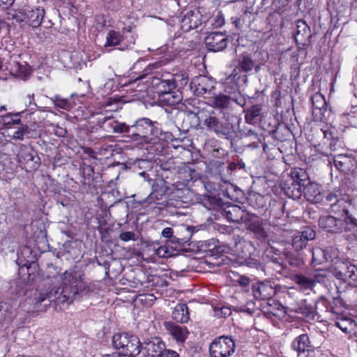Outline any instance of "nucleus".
Here are the masks:
<instances>
[{
  "mask_svg": "<svg viewBox=\"0 0 357 357\" xmlns=\"http://www.w3.org/2000/svg\"><path fill=\"white\" fill-rule=\"evenodd\" d=\"M93 291L91 285L84 281V275L74 273L71 271H66L63 273V284L61 287L50 291L46 289L36 291L34 294V309L43 310L40 307L42 303L47 307L51 302L56 305L70 304L76 296H83L88 295Z\"/></svg>",
  "mask_w": 357,
  "mask_h": 357,
  "instance_id": "1",
  "label": "nucleus"
},
{
  "mask_svg": "<svg viewBox=\"0 0 357 357\" xmlns=\"http://www.w3.org/2000/svg\"><path fill=\"white\" fill-rule=\"evenodd\" d=\"M356 267L348 261L342 260H336V278L342 280L345 283L346 290L340 291L339 287L336 286V307L338 305L344 309H349L352 305L354 298H357V289L353 286H349L346 282L347 280L351 279L354 281L355 271Z\"/></svg>",
  "mask_w": 357,
  "mask_h": 357,
  "instance_id": "2",
  "label": "nucleus"
},
{
  "mask_svg": "<svg viewBox=\"0 0 357 357\" xmlns=\"http://www.w3.org/2000/svg\"><path fill=\"white\" fill-rule=\"evenodd\" d=\"M307 182L306 173L301 169H293L289 176L281 184L284 193L290 198L297 199L303 195V185Z\"/></svg>",
  "mask_w": 357,
  "mask_h": 357,
  "instance_id": "3",
  "label": "nucleus"
},
{
  "mask_svg": "<svg viewBox=\"0 0 357 357\" xmlns=\"http://www.w3.org/2000/svg\"><path fill=\"white\" fill-rule=\"evenodd\" d=\"M113 345L123 357H135L140 353L139 338L133 335L123 333L113 337Z\"/></svg>",
  "mask_w": 357,
  "mask_h": 357,
  "instance_id": "4",
  "label": "nucleus"
},
{
  "mask_svg": "<svg viewBox=\"0 0 357 357\" xmlns=\"http://www.w3.org/2000/svg\"><path fill=\"white\" fill-rule=\"evenodd\" d=\"M204 125L208 130L213 131L217 135L233 140L236 135L234 126L231 123L222 122L215 116L210 115L204 121Z\"/></svg>",
  "mask_w": 357,
  "mask_h": 357,
  "instance_id": "5",
  "label": "nucleus"
},
{
  "mask_svg": "<svg viewBox=\"0 0 357 357\" xmlns=\"http://www.w3.org/2000/svg\"><path fill=\"white\" fill-rule=\"evenodd\" d=\"M157 121H152L148 118H142L135 121L137 136L142 139V142L148 143L161 134Z\"/></svg>",
  "mask_w": 357,
  "mask_h": 357,
  "instance_id": "6",
  "label": "nucleus"
},
{
  "mask_svg": "<svg viewBox=\"0 0 357 357\" xmlns=\"http://www.w3.org/2000/svg\"><path fill=\"white\" fill-rule=\"evenodd\" d=\"M235 349L234 341L231 337L220 336L211 343L209 352L211 357H229Z\"/></svg>",
  "mask_w": 357,
  "mask_h": 357,
  "instance_id": "7",
  "label": "nucleus"
},
{
  "mask_svg": "<svg viewBox=\"0 0 357 357\" xmlns=\"http://www.w3.org/2000/svg\"><path fill=\"white\" fill-rule=\"evenodd\" d=\"M190 89L197 96L210 95L215 88L214 80L205 75L195 77L190 82Z\"/></svg>",
  "mask_w": 357,
  "mask_h": 357,
  "instance_id": "8",
  "label": "nucleus"
},
{
  "mask_svg": "<svg viewBox=\"0 0 357 357\" xmlns=\"http://www.w3.org/2000/svg\"><path fill=\"white\" fill-rule=\"evenodd\" d=\"M24 20L29 26L38 27L44 20L45 10L43 6H26L23 9Z\"/></svg>",
  "mask_w": 357,
  "mask_h": 357,
  "instance_id": "9",
  "label": "nucleus"
},
{
  "mask_svg": "<svg viewBox=\"0 0 357 357\" xmlns=\"http://www.w3.org/2000/svg\"><path fill=\"white\" fill-rule=\"evenodd\" d=\"M175 88V84L169 79H165L157 91H155L160 99L166 101L169 105H175L180 102L181 98L178 95H174L172 90Z\"/></svg>",
  "mask_w": 357,
  "mask_h": 357,
  "instance_id": "10",
  "label": "nucleus"
},
{
  "mask_svg": "<svg viewBox=\"0 0 357 357\" xmlns=\"http://www.w3.org/2000/svg\"><path fill=\"white\" fill-rule=\"evenodd\" d=\"M19 55L13 54L10 57V61L6 63V69L10 73L20 78H26L31 73L30 67L26 62L18 61Z\"/></svg>",
  "mask_w": 357,
  "mask_h": 357,
  "instance_id": "11",
  "label": "nucleus"
},
{
  "mask_svg": "<svg viewBox=\"0 0 357 357\" xmlns=\"http://www.w3.org/2000/svg\"><path fill=\"white\" fill-rule=\"evenodd\" d=\"M223 215L230 222L240 223L251 221L252 215L239 206L231 205L224 210Z\"/></svg>",
  "mask_w": 357,
  "mask_h": 357,
  "instance_id": "12",
  "label": "nucleus"
},
{
  "mask_svg": "<svg viewBox=\"0 0 357 357\" xmlns=\"http://www.w3.org/2000/svg\"><path fill=\"white\" fill-rule=\"evenodd\" d=\"M227 43L228 38L222 32H212L205 38V44L210 51H221L227 47Z\"/></svg>",
  "mask_w": 357,
  "mask_h": 357,
  "instance_id": "13",
  "label": "nucleus"
},
{
  "mask_svg": "<svg viewBox=\"0 0 357 357\" xmlns=\"http://www.w3.org/2000/svg\"><path fill=\"white\" fill-rule=\"evenodd\" d=\"M315 237V231L312 228L306 227L303 231L297 232L293 236L292 247L296 252H299L306 248L309 241L314 239Z\"/></svg>",
  "mask_w": 357,
  "mask_h": 357,
  "instance_id": "14",
  "label": "nucleus"
},
{
  "mask_svg": "<svg viewBox=\"0 0 357 357\" xmlns=\"http://www.w3.org/2000/svg\"><path fill=\"white\" fill-rule=\"evenodd\" d=\"M252 294L257 300H269L275 294V289L270 282H258L252 287Z\"/></svg>",
  "mask_w": 357,
  "mask_h": 357,
  "instance_id": "15",
  "label": "nucleus"
},
{
  "mask_svg": "<svg viewBox=\"0 0 357 357\" xmlns=\"http://www.w3.org/2000/svg\"><path fill=\"white\" fill-rule=\"evenodd\" d=\"M140 348L145 351L147 357H158L165 348V344L161 339L154 337L140 344Z\"/></svg>",
  "mask_w": 357,
  "mask_h": 357,
  "instance_id": "16",
  "label": "nucleus"
},
{
  "mask_svg": "<svg viewBox=\"0 0 357 357\" xmlns=\"http://www.w3.org/2000/svg\"><path fill=\"white\" fill-rule=\"evenodd\" d=\"M356 162L351 155L345 153H336V169L344 174L353 172Z\"/></svg>",
  "mask_w": 357,
  "mask_h": 357,
  "instance_id": "17",
  "label": "nucleus"
},
{
  "mask_svg": "<svg viewBox=\"0 0 357 357\" xmlns=\"http://www.w3.org/2000/svg\"><path fill=\"white\" fill-rule=\"evenodd\" d=\"M164 327L167 332L178 342H184L188 335L186 327L178 325L172 321H165Z\"/></svg>",
  "mask_w": 357,
  "mask_h": 357,
  "instance_id": "18",
  "label": "nucleus"
},
{
  "mask_svg": "<svg viewBox=\"0 0 357 357\" xmlns=\"http://www.w3.org/2000/svg\"><path fill=\"white\" fill-rule=\"evenodd\" d=\"M311 37L310 29L305 21L299 20L296 22L294 38L297 44L305 45Z\"/></svg>",
  "mask_w": 357,
  "mask_h": 357,
  "instance_id": "19",
  "label": "nucleus"
},
{
  "mask_svg": "<svg viewBox=\"0 0 357 357\" xmlns=\"http://www.w3.org/2000/svg\"><path fill=\"white\" fill-rule=\"evenodd\" d=\"M336 206L338 207V212L342 213L341 217L343 218L344 220L353 222L351 211L354 208V206L351 199L349 196L345 195L336 200Z\"/></svg>",
  "mask_w": 357,
  "mask_h": 357,
  "instance_id": "20",
  "label": "nucleus"
},
{
  "mask_svg": "<svg viewBox=\"0 0 357 357\" xmlns=\"http://www.w3.org/2000/svg\"><path fill=\"white\" fill-rule=\"evenodd\" d=\"M267 264L278 273L286 275L288 273L287 267L284 264L282 257L276 254H270L267 252L266 254Z\"/></svg>",
  "mask_w": 357,
  "mask_h": 357,
  "instance_id": "21",
  "label": "nucleus"
},
{
  "mask_svg": "<svg viewBox=\"0 0 357 357\" xmlns=\"http://www.w3.org/2000/svg\"><path fill=\"white\" fill-rule=\"evenodd\" d=\"M17 157L20 163L29 165L31 169H36L40 164V158L26 147L20 150Z\"/></svg>",
  "mask_w": 357,
  "mask_h": 357,
  "instance_id": "22",
  "label": "nucleus"
},
{
  "mask_svg": "<svg viewBox=\"0 0 357 357\" xmlns=\"http://www.w3.org/2000/svg\"><path fill=\"white\" fill-rule=\"evenodd\" d=\"M159 64L158 63H155L153 64L149 65L144 70L142 74L137 77V79H144L146 76H149V79L146 81V82L151 86L155 91H157L160 84L165 79H161L160 78L157 77L156 76L153 75V70L156 68Z\"/></svg>",
  "mask_w": 357,
  "mask_h": 357,
  "instance_id": "23",
  "label": "nucleus"
},
{
  "mask_svg": "<svg viewBox=\"0 0 357 357\" xmlns=\"http://www.w3.org/2000/svg\"><path fill=\"white\" fill-rule=\"evenodd\" d=\"M291 348L301 354L312 349V346L307 334H301L296 337L291 343Z\"/></svg>",
  "mask_w": 357,
  "mask_h": 357,
  "instance_id": "24",
  "label": "nucleus"
},
{
  "mask_svg": "<svg viewBox=\"0 0 357 357\" xmlns=\"http://www.w3.org/2000/svg\"><path fill=\"white\" fill-rule=\"evenodd\" d=\"M240 105H243L244 102H238L236 100H234V98L224 95V94H220L218 96H215L213 97V100L212 102V105L215 108H220L222 109H227L231 107L234 102Z\"/></svg>",
  "mask_w": 357,
  "mask_h": 357,
  "instance_id": "25",
  "label": "nucleus"
},
{
  "mask_svg": "<svg viewBox=\"0 0 357 357\" xmlns=\"http://www.w3.org/2000/svg\"><path fill=\"white\" fill-rule=\"evenodd\" d=\"M182 26L187 27V29H193L201 24L200 14L198 11L190 10L183 17L181 20Z\"/></svg>",
  "mask_w": 357,
  "mask_h": 357,
  "instance_id": "26",
  "label": "nucleus"
},
{
  "mask_svg": "<svg viewBox=\"0 0 357 357\" xmlns=\"http://www.w3.org/2000/svg\"><path fill=\"white\" fill-rule=\"evenodd\" d=\"M354 321L351 318L342 314L336 311V327H338L345 333H350L354 330Z\"/></svg>",
  "mask_w": 357,
  "mask_h": 357,
  "instance_id": "27",
  "label": "nucleus"
},
{
  "mask_svg": "<svg viewBox=\"0 0 357 357\" xmlns=\"http://www.w3.org/2000/svg\"><path fill=\"white\" fill-rule=\"evenodd\" d=\"M172 318L177 322H187L190 319L187 305L185 303L177 304L172 312Z\"/></svg>",
  "mask_w": 357,
  "mask_h": 357,
  "instance_id": "28",
  "label": "nucleus"
},
{
  "mask_svg": "<svg viewBox=\"0 0 357 357\" xmlns=\"http://www.w3.org/2000/svg\"><path fill=\"white\" fill-rule=\"evenodd\" d=\"M293 281L301 289H312L315 286V280L311 277L305 276L303 274H296L292 278Z\"/></svg>",
  "mask_w": 357,
  "mask_h": 357,
  "instance_id": "29",
  "label": "nucleus"
},
{
  "mask_svg": "<svg viewBox=\"0 0 357 357\" xmlns=\"http://www.w3.org/2000/svg\"><path fill=\"white\" fill-rule=\"evenodd\" d=\"M294 312L298 314H301L310 319H314L316 316L314 307L312 304L307 303L305 301H303L298 303L297 307L294 309Z\"/></svg>",
  "mask_w": 357,
  "mask_h": 357,
  "instance_id": "30",
  "label": "nucleus"
},
{
  "mask_svg": "<svg viewBox=\"0 0 357 357\" xmlns=\"http://www.w3.org/2000/svg\"><path fill=\"white\" fill-rule=\"evenodd\" d=\"M110 119H105L103 123H106L109 121L106 126L112 130V132L116 134H122L128 132V126L126 123L119 122L117 121H110Z\"/></svg>",
  "mask_w": 357,
  "mask_h": 357,
  "instance_id": "31",
  "label": "nucleus"
},
{
  "mask_svg": "<svg viewBox=\"0 0 357 357\" xmlns=\"http://www.w3.org/2000/svg\"><path fill=\"white\" fill-rule=\"evenodd\" d=\"M178 168L179 174L183 175V179L186 181H192L197 178L196 171L191 168L190 165L182 163Z\"/></svg>",
  "mask_w": 357,
  "mask_h": 357,
  "instance_id": "32",
  "label": "nucleus"
},
{
  "mask_svg": "<svg viewBox=\"0 0 357 357\" xmlns=\"http://www.w3.org/2000/svg\"><path fill=\"white\" fill-rule=\"evenodd\" d=\"M319 225L326 231L333 233L335 227V217L333 215H323L319 220Z\"/></svg>",
  "mask_w": 357,
  "mask_h": 357,
  "instance_id": "33",
  "label": "nucleus"
},
{
  "mask_svg": "<svg viewBox=\"0 0 357 357\" xmlns=\"http://www.w3.org/2000/svg\"><path fill=\"white\" fill-rule=\"evenodd\" d=\"M303 193L307 199L310 200L316 197L318 194V185L317 183H311L307 177V182L303 185Z\"/></svg>",
  "mask_w": 357,
  "mask_h": 357,
  "instance_id": "34",
  "label": "nucleus"
},
{
  "mask_svg": "<svg viewBox=\"0 0 357 357\" xmlns=\"http://www.w3.org/2000/svg\"><path fill=\"white\" fill-rule=\"evenodd\" d=\"M255 66L254 61L248 54H243L238 61V68L245 73L251 71Z\"/></svg>",
  "mask_w": 357,
  "mask_h": 357,
  "instance_id": "35",
  "label": "nucleus"
},
{
  "mask_svg": "<svg viewBox=\"0 0 357 357\" xmlns=\"http://www.w3.org/2000/svg\"><path fill=\"white\" fill-rule=\"evenodd\" d=\"M106 46H116L123 40V36L116 31H109L107 35Z\"/></svg>",
  "mask_w": 357,
  "mask_h": 357,
  "instance_id": "36",
  "label": "nucleus"
},
{
  "mask_svg": "<svg viewBox=\"0 0 357 357\" xmlns=\"http://www.w3.org/2000/svg\"><path fill=\"white\" fill-rule=\"evenodd\" d=\"M261 112V107L260 105H252L246 112L245 119L246 122L252 123L255 119L258 117Z\"/></svg>",
  "mask_w": 357,
  "mask_h": 357,
  "instance_id": "37",
  "label": "nucleus"
},
{
  "mask_svg": "<svg viewBox=\"0 0 357 357\" xmlns=\"http://www.w3.org/2000/svg\"><path fill=\"white\" fill-rule=\"evenodd\" d=\"M342 121H347L349 126L357 128V107H352L349 112L344 114Z\"/></svg>",
  "mask_w": 357,
  "mask_h": 357,
  "instance_id": "38",
  "label": "nucleus"
},
{
  "mask_svg": "<svg viewBox=\"0 0 357 357\" xmlns=\"http://www.w3.org/2000/svg\"><path fill=\"white\" fill-rule=\"evenodd\" d=\"M248 229L253 231L259 238L265 239L267 237L266 231L258 221L251 222L248 226Z\"/></svg>",
  "mask_w": 357,
  "mask_h": 357,
  "instance_id": "39",
  "label": "nucleus"
},
{
  "mask_svg": "<svg viewBox=\"0 0 357 357\" xmlns=\"http://www.w3.org/2000/svg\"><path fill=\"white\" fill-rule=\"evenodd\" d=\"M205 205L209 209H217L222 206L223 202L221 199L215 196H208L205 199Z\"/></svg>",
  "mask_w": 357,
  "mask_h": 357,
  "instance_id": "40",
  "label": "nucleus"
},
{
  "mask_svg": "<svg viewBox=\"0 0 357 357\" xmlns=\"http://www.w3.org/2000/svg\"><path fill=\"white\" fill-rule=\"evenodd\" d=\"M21 112L8 113L3 116V120L6 124L19 125L21 124Z\"/></svg>",
  "mask_w": 357,
  "mask_h": 357,
  "instance_id": "41",
  "label": "nucleus"
},
{
  "mask_svg": "<svg viewBox=\"0 0 357 357\" xmlns=\"http://www.w3.org/2000/svg\"><path fill=\"white\" fill-rule=\"evenodd\" d=\"M286 259L287 263L292 267L298 268L304 264V261L301 258L290 252L287 253Z\"/></svg>",
  "mask_w": 357,
  "mask_h": 357,
  "instance_id": "42",
  "label": "nucleus"
},
{
  "mask_svg": "<svg viewBox=\"0 0 357 357\" xmlns=\"http://www.w3.org/2000/svg\"><path fill=\"white\" fill-rule=\"evenodd\" d=\"M215 316L218 318H225L231 314V310L229 307H214Z\"/></svg>",
  "mask_w": 357,
  "mask_h": 357,
  "instance_id": "43",
  "label": "nucleus"
},
{
  "mask_svg": "<svg viewBox=\"0 0 357 357\" xmlns=\"http://www.w3.org/2000/svg\"><path fill=\"white\" fill-rule=\"evenodd\" d=\"M30 132V129L28 126L26 125H22L18 129L13 133V139H19V140H23L24 136L25 135L29 134Z\"/></svg>",
  "mask_w": 357,
  "mask_h": 357,
  "instance_id": "44",
  "label": "nucleus"
},
{
  "mask_svg": "<svg viewBox=\"0 0 357 357\" xmlns=\"http://www.w3.org/2000/svg\"><path fill=\"white\" fill-rule=\"evenodd\" d=\"M312 254V259L315 260V255H321L323 256L324 260L325 261H333V257L331 253L327 250L317 248L315 251L310 250Z\"/></svg>",
  "mask_w": 357,
  "mask_h": 357,
  "instance_id": "45",
  "label": "nucleus"
},
{
  "mask_svg": "<svg viewBox=\"0 0 357 357\" xmlns=\"http://www.w3.org/2000/svg\"><path fill=\"white\" fill-rule=\"evenodd\" d=\"M52 101L55 106L60 107L63 109H69L70 107V104L69 103L67 99L61 98L59 96H56L52 98Z\"/></svg>",
  "mask_w": 357,
  "mask_h": 357,
  "instance_id": "46",
  "label": "nucleus"
},
{
  "mask_svg": "<svg viewBox=\"0 0 357 357\" xmlns=\"http://www.w3.org/2000/svg\"><path fill=\"white\" fill-rule=\"evenodd\" d=\"M249 202L251 206L255 208L264 207V197L259 195H256L249 198Z\"/></svg>",
  "mask_w": 357,
  "mask_h": 357,
  "instance_id": "47",
  "label": "nucleus"
},
{
  "mask_svg": "<svg viewBox=\"0 0 357 357\" xmlns=\"http://www.w3.org/2000/svg\"><path fill=\"white\" fill-rule=\"evenodd\" d=\"M311 102L313 107L320 109L321 105L324 103V98L320 93H316L312 96Z\"/></svg>",
  "mask_w": 357,
  "mask_h": 357,
  "instance_id": "48",
  "label": "nucleus"
},
{
  "mask_svg": "<svg viewBox=\"0 0 357 357\" xmlns=\"http://www.w3.org/2000/svg\"><path fill=\"white\" fill-rule=\"evenodd\" d=\"M160 167L164 171H172L176 169L174 162L172 159L160 162Z\"/></svg>",
  "mask_w": 357,
  "mask_h": 357,
  "instance_id": "49",
  "label": "nucleus"
},
{
  "mask_svg": "<svg viewBox=\"0 0 357 357\" xmlns=\"http://www.w3.org/2000/svg\"><path fill=\"white\" fill-rule=\"evenodd\" d=\"M119 238L123 241H136L135 234L131 231H124L119 235Z\"/></svg>",
  "mask_w": 357,
  "mask_h": 357,
  "instance_id": "50",
  "label": "nucleus"
},
{
  "mask_svg": "<svg viewBox=\"0 0 357 357\" xmlns=\"http://www.w3.org/2000/svg\"><path fill=\"white\" fill-rule=\"evenodd\" d=\"M127 133H129L130 135V137L132 140L139 141L140 142H142L141 137L137 135V133H138V132L136 131L135 123L131 126H128Z\"/></svg>",
  "mask_w": 357,
  "mask_h": 357,
  "instance_id": "51",
  "label": "nucleus"
},
{
  "mask_svg": "<svg viewBox=\"0 0 357 357\" xmlns=\"http://www.w3.org/2000/svg\"><path fill=\"white\" fill-rule=\"evenodd\" d=\"M225 24V19L222 14L218 13L213 20L212 25L215 28L221 27Z\"/></svg>",
  "mask_w": 357,
  "mask_h": 357,
  "instance_id": "52",
  "label": "nucleus"
},
{
  "mask_svg": "<svg viewBox=\"0 0 357 357\" xmlns=\"http://www.w3.org/2000/svg\"><path fill=\"white\" fill-rule=\"evenodd\" d=\"M158 357H179V354L175 351L165 348L161 354Z\"/></svg>",
  "mask_w": 357,
  "mask_h": 357,
  "instance_id": "53",
  "label": "nucleus"
},
{
  "mask_svg": "<svg viewBox=\"0 0 357 357\" xmlns=\"http://www.w3.org/2000/svg\"><path fill=\"white\" fill-rule=\"evenodd\" d=\"M320 275L327 278L328 279H332L333 277H335L334 269L332 268L328 270H322L321 273H320Z\"/></svg>",
  "mask_w": 357,
  "mask_h": 357,
  "instance_id": "54",
  "label": "nucleus"
},
{
  "mask_svg": "<svg viewBox=\"0 0 357 357\" xmlns=\"http://www.w3.org/2000/svg\"><path fill=\"white\" fill-rule=\"evenodd\" d=\"M236 282L242 287H246L250 283V279L244 275H240Z\"/></svg>",
  "mask_w": 357,
  "mask_h": 357,
  "instance_id": "55",
  "label": "nucleus"
},
{
  "mask_svg": "<svg viewBox=\"0 0 357 357\" xmlns=\"http://www.w3.org/2000/svg\"><path fill=\"white\" fill-rule=\"evenodd\" d=\"M155 254L160 257H166L168 256V251L165 247H160L156 250Z\"/></svg>",
  "mask_w": 357,
  "mask_h": 357,
  "instance_id": "56",
  "label": "nucleus"
},
{
  "mask_svg": "<svg viewBox=\"0 0 357 357\" xmlns=\"http://www.w3.org/2000/svg\"><path fill=\"white\" fill-rule=\"evenodd\" d=\"M174 234V231L171 227H166L162 231V236L165 238H170Z\"/></svg>",
  "mask_w": 357,
  "mask_h": 357,
  "instance_id": "57",
  "label": "nucleus"
},
{
  "mask_svg": "<svg viewBox=\"0 0 357 357\" xmlns=\"http://www.w3.org/2000/svg\"><path fill=\"white\" fill-rule=\"evenodd\" d=\"M15 0H0V7L2 8H8L13 5Z\"/></svg>",
  "mask_w": 357,
  "mask_h": 357,
  "instance_id": "58",
  "label": "nucleus"
},
{
  "mask_svg": "<svg viewBox=\"0 0 357 357\" xmlns=\"http://www.w3.org/2000/svg\"><path fill=\"white\" fill-rule=\"evenodd\" d=\"M170 241L172 243H178V244H183V243L185 242H187V240H185V239H181V238H177L176 236H172L170 238H169ZM189 240V238H188V241Z\"/></svg>",
  "mask_w": 357,
  "mask_h": 357,
  "instance_id": "59",
  "label": "nucleus"
},
{
  "mask_svg": "<svg viewBox=\"0 0 357 357\" xmlns=\"http://www.w3.org/2000/svg\"><path fill=\"white\" fill-rule=\"evenodd\" d=\"M240 311L241 312H247L249 314H252V310L250 309L247 306H242V307H241Z\"/></svg>",
  "mask_w": 357,
  "mask_h": 357,
  "instance_id": "60",
  "label": "nucleus"
},
{
  "mask_svg": "<svg viewBox=\"0 0 357 357\" xmlns=\"http://www.w3.org/2000/svg\"><path fill=\"white\" fill-rule=\"evenodd\" d=\"M102 357H123L120 353L114 352L110 354H105Z\"/></svg>",
  "mask_w": 357,
  "mask_h": 357,
  "instance_id": "61",
  "label": "nucleus"
},
{
  "mask_svg": "<svg viewBox=\"0 0 357 357\" xmlns=\"http://www.w3.org/2000/svg\"><path fill=\"white\" fill-rule=\"evenodd\" d=\"M185 229L187 231L190 232V236H192V233L195 231V227L194 226H188Z\"/></svg>",
  "mask_w": 357,
  "mask_h": 357,
  "instance_id": "62",
  "label": "nucleus"
},
{
  "mask_svg": "<svg viewBox=\"0 0 357 357\" xmlns=\"http://www.w3.org/2000/svg\"><path fill=\"white\" fill-rule=\"evenodd\" d=\"M27 98H29V105L31 104V102H33V99H34V95L33 94H31V95H28L27 96Z\"/></svg>",
  "mask_w": 357,
  "mask_h": 357,
  "instance_id": "63",
  "label": "nucleus"
},
{
  "mask_svg": "<svg viewBox=\"0 0 357 357\" xmlns=\"http://www.w3.org/2000/svg\"><path fill=\"white\" fill-rule=\"evenodd\" d=\"M333 198V194H328L327 196H326V200L327 201H331Z\"/></svg>",
  "mask_w": 357,
  "mask_h": 357,
  "instance_id": "64",
  "label": "nucleus"
}]
</instances>
